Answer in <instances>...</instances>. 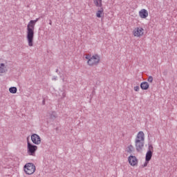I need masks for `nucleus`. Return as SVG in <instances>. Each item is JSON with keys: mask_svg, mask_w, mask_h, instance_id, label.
<instances>
[{"mask_svg": "<svg viewBox=\"0 0 177 177\" xmlns=\"http://www.w3.org/2000/svg\"><path fill=\"white\" fill-rule=\"evenodd\" d=\"M39 17L35 20H30L27 25V35L26 39L28 41V46H34V29L35 28V24L39 20Z\"/></svg>", "mask_w": 177, "mask_h": 177, "instance_id": "f257e3e1", "label": "nucleus"}, {"mask_svg": "<svg viewBox=\"0 0 177 177\" xmlns=\"http://www.w3.org/2000/svg\"><path fill=\"white\" fill-rule=\"evenodd\" d=\"M136 150L139 153L143 150L145 147V133L140 131L137 134L135 140Z\"/></svg>", "mask_w": 177, "mask_h": 177, "instance_id": "f03ea898", "label": "nucleus"}, {"mask_svg": "<svg viewBox=\"0 0 177 177\" xmlns=\"http://www.w3.org/2000/svg\"><path fill=\"white\" fill-rule=\"evenodd\" d=\"M24 171L27 175H32L35 172V165L33 163H26L24 165Z\"/></svg>", "mask_w": 177, "mask_h": 177, "instance_id": "7ed1b4c3", "label": "nucleus"}, {"mask_svg": "<svg viewBox=\"0 0 177 177\" xmlns=\"http://www.w3.org/2000/svg\"><path fill=\"white\" fill-rule=\"evenodd\" d=\"M27 153L28 156H35V152L38 150V147L31 144L30 141L27 142Z\"/></svg>", "mask_w": 177, "mask_h": 177, "instance_id": "20e7f679", "label": "nucleus"}, {"mask_svg": "<svg viewBox=\"0 0 177 177\" xmlns=\"http://www.w3.org/2000/svg\"><path fill=\"white\" fill-rule=\"evenodd\" d=\"M99 63H100V56L97 54L93 55L87 62V64H88V66H97Z\"/></svg>", "mask_w": 177, "mask_h": 177, "instance_id": "39448f33", "label": "nucleus"}, {"mask_svg": "<svg viewBox=\"0 0 177 177\" xmlns=\"http://www.w3.org/2000/svg\"><path fill=\"white\" fill-rule=\"evenodd\" d=\"M145 31V29L140 27L136 28L133 31V35L134 37H142L143 35V32Z\"/></svg>", "mask_w": 177, "mask_h": 177, "instance_id": "423d86ee", "label": "nucleus"}, {"mask_svg": "<svg viewBox=\"0 0 177 177\" xmlns=\"http://www.w3.org/2000/svg\"><path fill=\"white\" fill-rule=\"evenodd\" d=\"M31 140L34 145H41V137L37 133H33L31 136Z\"/></svg>", "mask_w": 177, "mask_h": 177, "instance_id": "0eeeda50", "label": "nucleus"}, {"mask_svg": "<svg viewBox=\"0 0 177 177\" xmlns=\"http://www.w3.org/2000/svg\"><path fill=\"white\" fill-rule=\"evenodd\" d=\"M128 161L130 165L132 167H135L138 164V158H136V156H130L128 158Z\"/></svg>", "mask_w": 177, "mask_h": 177, "instance_id": "6e6552de", "label": "nucleus"}, {"mask_svg": "<svg viewBox=\"0 0 177 177\" xmlns=\"http://www.w3.org/2000/svg\"><path fill=\"white\" fill-rule=\"evenodd\" d=\"M139 16L141 19H146L149 16V12L145 9H142L139 12Z\"/></svg>", "mask_w": 177, "mask_h": 177, "instance_id": "1a4fd4ad", "label": "nucleus"}, {"mask_svg": "<svg viewBox=\"0 0 177 177\" xmlns=\"http://www.w3.org/2000/svg\"><path fill=\"white\" fill-rule=\"evenodd\" d=\"M149 83L147 82H142L140 84V88L142 91H147L149 89Z\"/></svg>", "mask_w": 177, "mask_h": 177, "instance_id": "9d476101", "label": "nucleus"}, {"mask_svg": "<svg viewBox=\"0 0 177 177\" xmlns=\"http://www.w3.org/2000/svg\"><path fill=\"white\" fill-rule=\"evenodd\" d=\"M151 157H153V151H148L146 153L145 160L146 161H150L151 160Z\"/></svg>", "mask_w": 177, "mask_h": 177, "instance_id": "9b49d317", "label": "nucleus"}, {"mask_svg": "<svg viewBox=\"0 0 177 177\" xmlns=\"http://www.w3.org/2000/svg\"><path fill=\"white\" fill-rule=\"evenodd\" d=\"M126 151L131 154L133 151H135V147L132 145H130L127 147Z\"/></svg>", "mask_w": 177, "mask_h": 177, "instance_id": "f8f14e48", "label": "nucleus"}, {"mask_svg": "<svg viewBox=\"0 0 177 177\" xmlns=\"http://www.w3.org/2000/svg\"><path fill=\"white\" fill-rule=\"evenodd\" d=\"M93 3L97 8H102V0H93Z\"/></svg>", "mask_w": 177, "mask_h": 177, "instance_id": "ddd939ff", "label": "nucleus"}, {"mask_svg": "<svg viewBox=\"0 0 177 177\" xmlns=\"http://www.w3.org/2000/svg\"><path fill=\"white\" fill-rule=\"evenodd\" d=\"M49 114H50V120H56V118H57V114L56 113L55 111H53V112L50 113Z\"/></svg>", "mask_w": 177, "mask_h": 177, "instance_id": "4468645a", "label": "nucleus"}, {"mask_svg": "<svg viewBox=\"0 0 177 177\" xmlns=\"http://www.w3.org/2000/svg\"><path fill=\"white\" fill-rule=\"evenodd\" d=\"M6 67H5V64H0V74H2L3 73H6Z\"/></svg>", "mask_w": 177, "mask_h": 177, "instance_id": "2eb2a0df", "label": "nucleus"}, {"mask_svg": "<svg viewBox=\"0 0 177 177\" xmlns=\"http://www.w3.org/2000/svg\"><path fill=\"white\" fill-rule=\"evenodd\" d=\"M9 92L10 93H17V88L13 86V87H10L9 88Z\"/></svg>", "mask_w": 177, "mask_h": 177, "instance_id": "dca6fc26", "label": "nucleus"}, {"mask_svg": "<svg viewBox=\"0 0 177 177\" xmlns=\"http://www.w3.org/2000/svg\"><path fill=\"white\" fill-rule=\"evenodd\" d=\"M103 13V8H101V10H99L98 11H97L96 12V16L98 18L102 17V14Z\"/></svg>", "mask_w": 177, "mask_h": 177, "instance_id": "f3484780", "label": "nucleus"}, {"mask_svg": "<svg viewBox=\"0 0 177 177\" xmlns=\"http://www.w3.org/2000/svg\"><path fill=\"white\" fill-rule=\"evenodd\" d=\"M140 89V87H139V86H134V91L136 92H139Z\"/></svg>", "mask_w": 177, "mask_h": 177, "instance_id": "a211bd4d", "label": "nucleus"}, {"mask_svg": "<svg viewBox=\"0 0 177 177\" xmlns=\"http://www.w3.org/2000/svg\"><path fill=\"white\" fill-rule=\"evenodd\" d=\"M148 149V151H153V145L149 144Z\"/></svg>", "mask_w": 177, "mask_h": 177, "instance_id": "6ab92c4d", "label": "nucleus"}, {"mask_svg": "<svg viewBox=\"0 0 177 177\" xmlns=\"http://www.w3.org/2000/svg\"><path fill=\"white\" fill-rule=\"evenodd\" d=\"M147 81L148 82H153V77L151 76H149Z\"/></svg>", "mask_w": 177, "mask_h": 177, "instance_id": "aec40b11", "label": "nucleus"}, {"mask_svg": "<svg viewBox=\"0 0 177 177\" xmlns=\"http://www.w3.org/2000/svg\"><path fill=\"white\" fill-rule=\"evenodd\" d=\"M91 57V55H86L85 59H86V60H89Z\"/></svg>", "mask_w": 177, "mask_h": 177, "instance_id": "412c9836", "label": "nucleus"}, {"mask_svg": "<svg viewBox=\"0 0 177 177\" xmlns=\"http://www.w3.org/2000/svg\"><path fill=\"white\" fill-rule=\"evenodd\" d=\"M53 81H57V76H53L52 78Z\"/></svg>", "mask_w": 177, "mask_h": 177, "instance_id": "4be33fe9", "label": "nucleus"}, {"mask_svg": "<svg viewBox=\"0 0 177 177\" xmlns=\"http://www.w3.org/2000/svg\"><path fill=\"white\" fill-rule=\"evenodd\" d=\"M148 164H149V161L145 160V162L144 163L143 167H147Z\"/></svg>", "mask_w": 177, "mask_h": 177, "instance_id": "5701e85b", "label": "nucleus"}, {"mask_svg": "<svg viewBox=\"0 0 177 177\" xmlns=\"http://www.w3.org/2000/svg\"><path fill=\"white\" fill-rule=\"evenodd\" d=\"M42 104H45V100H43V101H42Z\"/></svg>", "mask_w": 177, "mask_h": 177, "instance_id": "b1692460", "label": "nucleus"}, {"mask_svg": "<svg viewBox=\"0 0 177 177\" xmlns=\"http://www.w3.org/2000/svg\"><path fill=\"white\" fill-rule=\"evenodd\" d=\"M49 24L52 26V21H50Z\"/></svg>", "mask_w": 177, "mask_h": 177, "instance_id": "393cba45", "label": "nucleus"}, {"mask_svg": "<svg viewBox=\"0 0 177 177\" xmlns=\"http://www.w3.org/2000/svg\"><path fill=\"white\" fill-rule=\"evenodd\" d=\"M55 72L58 73L59 72V69H56Z\"/></svg>", "mask_w": 177, "mask_h": 177, "instance_id": "a878e982", "label": "nucleus"}, {"mask_svg": "<svg viewBox=\"0 0 177 177\" xmlns=\"http://www.w3.org/2000/svg\"><path fill=\"white\" fill-rule=\"evenodd\" d=\"M58 74H59V75H60V72H59V73H58Z\"/></svg>", "mask_w": 177, "mask_h": 177, "instance_id": "bb28decb", "label": "nucleus"}]
</instances>
